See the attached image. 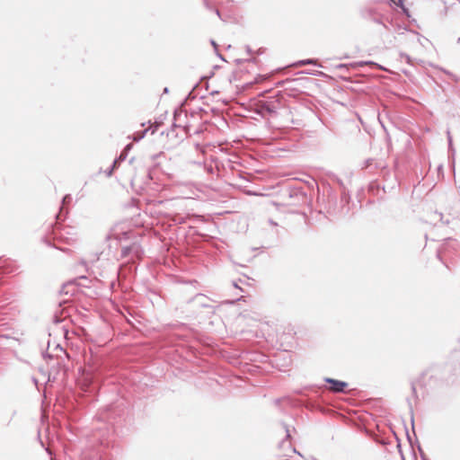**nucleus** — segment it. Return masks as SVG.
Here are the masks:
<instances>
[{
    "label": "nucleus",
    "instance_id": "nucleus-1",
    "mask_svg": "<svg viewBox=\"0 0 460 460\" xmlns=\"http://www.w3.org/2000/svg\"><path fill=\"white\" fill-rule=\"evenodd\" d=\"M279 104L278 101H261L257 104L256 112L262 118L275 116L279 109Z\"/></svg>",
    "mask_w": 460,
    "mask_h": 460
},
{
    "label": "nucleus",
    "instance_id": "nucleus-2",
    "mask_svg": "<svg viewBox=\"0 0 460 460\" xmlns=\"http://www.w3.org/2000/svg\"><path fill=\"white\" fill-rule=\"evenodd\" d=\"M143 249L137 242L132 243L130 245H124L121 247V258H127L128 256L133 259H140L143 256Z\"/></svg>",
    "mask_w": 460,
    "mask_h": 460
},
{
    "label": "nucleus",
    "instance_id": "nucleus-3",
    "mask_svg": "<svg viewBox=\"0 0 460 460\" xmlns=\"http://www.w3.org/2000/svg\"><path fill=\"white\" fill-rule=\"evenodd\" d=\"M324 382L329 385L328 390L334 394L345 393V389L349 385V384L345 381H341L331 377H325Z\"/></svg>",
    "mask_w": 460,
    "mask_h": 460
},
{
    "label": "nucleus",
    "instance_id": "nucleus-4",
    "mask_svg": "<svg viewBox=\"0 0 460 460\" xmlns=\"http://www.w3.org/2000/svg\"><path fill=\"white\" fill-rule=\"evenodd\" d=\"M305 65H315V66H321V65L318 63V60L317 59H314V58L299 60V61H297V62L293 64V66H296V67L303 66H305Z\"/></svg>",
    "mask_w": 460,
    "mask_h": 460
},
{
    "label": "nucleus",
    "instance_id": "nucleus-5",
    "mask_svg": "<svg viewBox=\"0 0 460 460\" xmlns=\"http://www.w3.org/2000/svg\"><path fill=\"white\" fill-rule=\"evenodd\" d=\"M203 4L205 5V7L208 10H211V11H214L216 13V14L220 17V12L219 10L216 7V3L212 0H203Z\"/></svg>",
    "mask_w": 460,
    "mask_h": 460
},
{
    "label": "nucleus",
    "instance_id": "nucleus-6",
    "mask_svg": "<svg viewBox=\"0 0 460 460\" xmlns=\"http://www.w3.org/2000/svg\"><path fill=\"white\" fill-rule=\"evenodd\" d=\"M72 200V197L70 194H66L63 197L62 199V206L60 208V210H59V213L56 216L57 217V219H59V217H60V214L62 213L63 211V207L69 204Z\"/></svg>",
    "mask_w": 460,
    "mask_h": 460
},
{
    "label": "nucleus",
    "instance_id": "nucleus-7",
    "mask_svg": "<svg viewBox=\"0 0 460 460\" xmlns=\"http://www.w3.org/2000/svg\"><path fill=\"white\" fill-rule=\"evenodd\" d=\"M207 299H208V298H207V296H204V295H202V294H198V295H196V296H195V297H194V301H195L197 304H199V305H200L201 306H204V307H207V306H208V305H207V304H206V302H205Z\"/></svg>",
    "mask_w": 460,
    "mask_h": 460
},
{
    "label": "nucleus",
    "instance_id": "nucleus-8",
    "mask_svg": "<svg viewBox=\"0 0 460 460\" xmlns=\"http://www.w3.org/2000/svg\"><path fill=\"white\" fill-rule=\"evenodd\" d=\"M146 132H147V129H145V130H142V131L135 133L133 135V141L138 142L139 140L144 138V137L146 136Z\"/></svg>",
    "mask_w": 460,
    "mask_h": 460
},
{
    "label": "nucleus",
    "instance_id": "nucleus-9",
    "mask_svg": "<svg viewBox=\"0 0 460 460\" xmlns=\"http://www.w3.org/2000/svg\"><path fill=\"white\" fill-rule=\"evenodd\" d=\"M408 403H409V406H410L411 429H412L413 435H414V436H416V434H415V429H414V417H413V410H412V406H411V402H410L409 400H408Z\"/></svg>",
    "mask_w": 460,
    "mask_h": 460
},
{
    "label": "nucleus",
    "instance_id": "nucleus-10",
    "mask_svg": "<svg viewBox=\"0 0 460 460\" xmlns=\"http://www.w3.org/2000/svg\"><path fill=\"white\" fill-rule=\"evenodd\" d=\"M364 65H367V66H376V67H378L379 69H384L382 66L375 63L374 61H364V62H360V66H364Z\"/></svg>",
    "mask_w": 460,
    "mask_h": 460
},
{
    "label": "nucleus",
    "instance_id": "nucleus-11",
    "mask_svg": "<svg viewBox=\"0 0 460 460\" xmlns=\"http://www.w3.org/2000/svg\"><path fill=\"white\" fill-rule=\"evenodd\" d=\"M84 382L87 388H90V386L93 384V377L89 376H84Z\"/></svg>",
    "mask_w": 460,
    "mask_h": 460
},
{
    "label": "nucleus",
    "instance_id": "nucleus-12",
    "mask_svg": "<svg viewBox=\"0 0 460 460\" xmlns=\"http://www.w3.org/2000/svg\"><path fill=\"white\" fill-rule=\"evenodd\" d=\"M197 86H198V84H196V85L194 86V88L192 89V91L189 93V94L187 95V97H186V98H185V100H184V103H185V102H187L188 101L192 100V99H194V98H195V95H194V93H193V91H194V89H195Z\"/></svg>",
    "mask_w": 460,
    "mask_h": 460
},
{
    "label": "nucleus",
    "instance_id": "nucleus-13",
    "mask_svg": "<svg viewBox=\"0 0 460 460\" xmlns=\"http://www.w3.org/2000/svg\"><path fill=\"white\" fill-rule=\"evenodd\" d=\"M211 44H212V46L214 47V49H215V50H216V52H217V55L220 58V59L225 60V58H223V56H222L221 54H219V53H218V51H217V44L216 43V41L212 40H211Z\"/></svg>",
    "mask_w": 460,
    "mask_h": 460
},
{
    "label": "nucleus",
    "instance_id": "nucleus-14",
    "mask_svg": "<svg viewBox=\"0 0 460 460\" xmlns=\"http://www.w3.org/2000/svg\"><path fill=\"white\" fill-rule=\"evenodd\" d=\"M304 73L306 75H320L323 74L322 72L317 71V70L312 71V69H309V71H305Z\"/></svg>",
    "mask_w": 460,
    "mask_h": 460
},
{
    "label": "nucleus",
    "instance_id": "nucleus-15",
    "mask_svg": "<svg viewBox=\"0 0 460 460\" xmlns=\"http://www.w3.org/2000/svg\"><path fill=\"white\" fill-rule=\"evenodd\" d=\"M304 73L306 75H320L323 74L322 72L317 71V70L312 71V69H309V71H305Z\"/></svg>",
    "mask_w": 460,
    "mask_h": 460
},
{
    "label": "nucleus",
    "instance_id": "nucleus-16",
    "mask_svg": "<svg viewBox=\"0 0 460 460\" xmlns=\"http://www.w3.org/2000/svg\"><path fill=\"white\" fill-rule=\"evenodd\" d=\"M53 322H54L55 323H57V324H58V323H62V322H63V318H62V317H60V316H58L57 314H55L53 315Z\"/></svg>",
    "mask_w": 460,
    "mask_h": 460
},
{
    "label": "nucleus",
    "instance_id": "nucleus-17",
    "mask_svg": "<svg viewBox=\"0 0 460 460\" xmlns=\"http://www.w3.org/2000/svg\"><path fill=\"white\" fill-rule=\"evenodd\" d=\"M435 217H439L440 221L443 223V224H448L449 223V220L447 219L444 221V217L441 213H435Z\"/></svg>",
    "mask_w": 460,
    "mask_h": 460
},
{
    "label": "nucleus",
    "instance_id": "nucleus-18",
    "mask_svg": "<svg viewBox=\"0 0 460 460\" xmlns=\"http://www.w3.org/2000/svg\"><path fill=\"white\" fill-rule=\"evenodd\" d=\"M127 155H128V154L126 153V150H123L117 159H119V162L124 161L126 159Z\"/></svg>",
    "mask_w": 460,
    "mask_h": 460
},
{
    "label": "nucleus",
    "instance_id": "nucleus-19",
    "mask_svg": "<svg viewBox=\"0 0 460 460\" xmlns=\"http://www.w3.org/2000/svg\"><path fill=\"white\" fill-rule=\"evenodd\" d=\"M282 425H283V428H284V429H285V430H286V438H287V439H289V438H290V437H291V435H290V431H289V429H288V425H286L285 423H282Z\"/></svg>",
    "mask_w": 460,
    "mask_h": 460
},
{
    "label": "nucleus",
    "instance_id": "nucleus-20",
    "mask_svg": "<svg viewBox=\"0 0 460 460\" xmlns=\"http://www.w3.org/2000/svg\"><path fill=\"white\" fill-rule=\"evenodd\" d=\"M447 134L448 146L451 149L452 146H453V143H452V137H451L450 131L447 130Z\"/></svg>",
    "mask_w": 460,
    "mask_h": 460
},
{
    "label": "nucleus",
    "instance_id": "nucleus-21",
    "mask_svg": "<svg viewBox=\"0 0 460 460\" xmlns=\"http://www.w3.org/2000/svg\"><path fill=\"white\" fill-rule=\"evenodd\" d=\"M236 61L239 64L243 62V60H242V59H237ZM244 61H249V62L256 63L257 62V58H249V59H244Z\"/></svg>",
    "mask_w": 460,
    "mask_h": 460
},
{
    "label": "nucleus",
    "instance_id": "nucleus-22",
    "mask_svg": "<svg viewBox=\"0 0 460 460\" xmlns=\"http://www.w3.org/2000/svg\"><path fill=\"white\" fill-rule=\"evenodd\" d=\"M119 163H120V162L119 161V159H117V158H116V159L113 161V163H112V164H111V168H113V170H115V169L118 167V165L119 164Z\"/></svg>",
    "mask_w": 460,
    "mask_h": 460
},
{
    "label": "nucleus",
    "instance_id": "nucleus-23",
    "mask_svg": "<svg viewBox=\"0 0 460 460\" xmlns=\"http://www.w3.org/2000/svg\"><path fill=\"white\" fill-rule=\"evenodd\" d=\"M181 111L175 110V111H174V120H176L177 117L181 116Z\"/></svg>",
    "mask_w": 460,
    "mask_h": 460
},
{
    "label": "nucleus",
    "instance_id": "nucleus-24",
    "mask_svg": "<svg viewBox=\"0 0 460 460\" xmlns=\"http://www.w3.org/2000/svg\"><path fill=\"white\" fill-rule=\"evenodd\" d=\"M245 49H246V52L249 54V55H252V49H251L250 46H246L245 47Z\"/></svg>",
    "mask_w": 460,
    "mask_h": 460
},
{
    "label": "nucleus",
    "instance_id": "nucleus-25",
    "mask_svg": "<svg viewBox=\"0 0 460 460\" xmlns=\"http://www.w3.org/2000/svg\"><path fill=\"white\" fill-rule=\"evenodd\" d=\"M113 171H114L113 168L110 167V169H108V171H106V175L107 176H111Z\"/></svg>",
    "mask_w": 460,
    "mask_h": 460
},
{
    "label": "nucleus",
    "instance_id": "nucleus-26",
    "mask_svg": "<svg viewBox=\"0 0 460 460\" xmlns=\"http://www.w3.org/2000/svg\"><path fill=\"white\" fill-rule=\"evenodd\" d=\"M411 391H412V394L417 397V394H416V387L414 385V384H411Z\"/></svg>",
    "mask_w": 460,
    "mask_h": 460
},
{
    "label": "nucleus",
    "instance_id": "nucleus-27",
    "mask_svg": "<svg viewBox=\"0 0 460 460\" xmlns=\"http://www.w3.org/2000/svg\"><path fill=\"white\" fill-rule=\"evenodd\" d=\"M131 148V144H128L124 150H126V153L128 154V151Z\"/></svg>",
    "mask_w": 460,
    "mask_h": 460
},
{
    "label": "nucleus",
    "instance_id": "nucleus-28",
    "mask_svg": "<svg viewBox=\"0 0 460 460\" xmlns=\"http://www.w3.org/2000/svg\"><path fill=\"white\" fill-rule=\"evenodd\" d=\"M406 435H407V439H408V441H409L411 444H412L411 435L409 434V432H408V431L406 432Z\"/></svg>",
    "mask_w": 460,
    "mask_h": 460
},
{
    "label": "nucleus",
    "instance_id": "nucleus-29",
    "mask_svg": "<svg viewBox=\"0 0 460 460\" xmlns=\"http://www.w3.org/2000/svg\"><path fill=\"white\" fill-rule=\"evenodd\" d=\"M233 286L235 288H238L240 289L241 291H243V289L236 284V282H233Z\"/></svg>",
    "mask_w": 460,
    "mask_h": 460
},
{
    "label": "nucleus",
    "instance_id": "nucleus-30",
    "mask_svg": "<svg viewBox=\"0 0 460 460\" xmlns=\"http://www.w3.org/2000/svg\"><path fill=\"white\" fill-rule=\"evenodd\" d=\"M68 286L66 285H64L63 288H62V291L65 292L66 294L68 293V291L66 290V288H67Z\"/></svg>",
    "mask_w": 460,
    "mask_h": 460
},
{
    "label": "nucleus",
    "instance_id": "nucleus-31",
    "mask_svg": "<svg viewBox=\"0 0 460 460\" xmlns=\"http://www.w3.org/2000/svg\"><path fill=\"white\" fill-rule=\"evenodd\" d=\"M169 93V88L168 87H164V91H163V93Z\"/></svg>",
    "mask_w": 460,
    "mask_h": 460
},
{
    "label": "nucleus",
    "instance_id": "nucleus-32",
    "mask_svg": "<svg viewBox=\"0 0 460 460\" xmlns=\"http://www.w3.org/2000/svg\"><path fill=\"white\" fill-rule=\"evenodd\" d=\"M437 258H438L440 261H442V258H441V255H440V252H438V253H437Z\"/></svg>",
    "mask_w": 460,
    "mask_h": 460
},
{
    "label": "nucleus",
    "instance_id": "nucleus-33",
    "mask_svg": "<svg viewBox=\"0 0 460 460\" xmlns=\"http://www.w3.org/2000/svg\"><path fill=\"white\" fill-rule=\"evenodd\" d=\"M459 373H460V367H458L457 369H456V373H455V375H457V374H459Z\"/></svg>",
    "mask_w": 460,
    "mask_h": 460
},
{
    "label": "nucleus",
    "instance_id": "nucleus-34",
    "mask_svg": "<svg viewBox=\"0 0 460 460\" xmlns=\"http://www.w3.org/2000/svg\"><path fill=\"white\" fill-rule=\"evenodd\" d=\"M128 233H127V232L123 233V236H124L125 238H128Z\"/></svg>",
    "mask_w": 460,
    "mask_h": 460
},
{
    "label": "nucleus",
    "instance_id": "nucleus-35",
    "mask_svg": "<svg viewBox=\"0 0 460 460\" xmlns=\"http://www.w3.org/2000/svg\"><path fill=\"white\" fill-rule=\"evenodd\" d=\"M262 52H263L262 49H260L257 51V53H258V54H262Z\"/></svg>",
    "mask_w": 460,
    "mask_h": 460
},
{
    "label": "nucleus",
    "instance_id": "nucleus-36",
    "mask_svg": "<svg viewBox=\"0 0 460 460\" xmlns=\"http://www.w3.org/2000/svg\"><path fill=\"white\" fill-rule=\"evenodd\" d=\"M285 443H286V441L283 440V441L280 442L279 446L282 447Z\"/></svg>",
    "mask_w": 460,
    "mask_h": 460
},
{
    "label": "nucleus",
    "instance_id": "nucleus-37",
    "mask_svg": "<svg viewBox=\"0 0 460 460\" xmlns=\"http://www.w3.org/2000/svg\"><path fill=\"white\" fill-rule=\"evenodd\" d=\"M294 452H295L296 454H297V455L301 456V454H300L299 452H297L296 448H294Z\"/></svg>",
    "mask_w": 460,
    "mask_h": 460
},
{
    "label": "nucleus",
    "instance_id": "nucleus-38",
    "mask_svg": "<svg viewBox=\"0 0 460 460\" xmlns=\"http://www.w3.org/2000/svg\"><path fill=\"white\" fill-rule=\"evenodd\" d=\"M270 223L271 225H274V226H276V225H277V224H276V223H274L272 220H270Z\"/></svg>",
    "mask_w": 460,
    "mask_h": 460
},
{
    "label": "nucleus",
    "instance_id": "nucleus-39",
    "mask_svg": "<svg viewBox=\"0 0 460 460\" xmlns=\"http://www.w3.org/2000/svg\"><path fill=\"white\" fill-rule=\"evenodd\" d=\"M445 72H446L447 75H452V74H451L450 72H447V71H445Z\"/></svg>",
    "mask_w": 460,
    "mask_h": 460
},
{
    "label": "nucleus",
    "instance_id": "nucleus-40",
    "mask_svg": "<svg viewBox=\"0 0 460 460\" xmlns=\"http://www.w3.org/2000/svg\"><path fill=\"white\" fill-rule=\"evenodd\" d=\"M457 43L460 44V37L457 39Z\"/></svg>",
    "mask_w": 460,
    "mask_h": 460
}]
</instances>
